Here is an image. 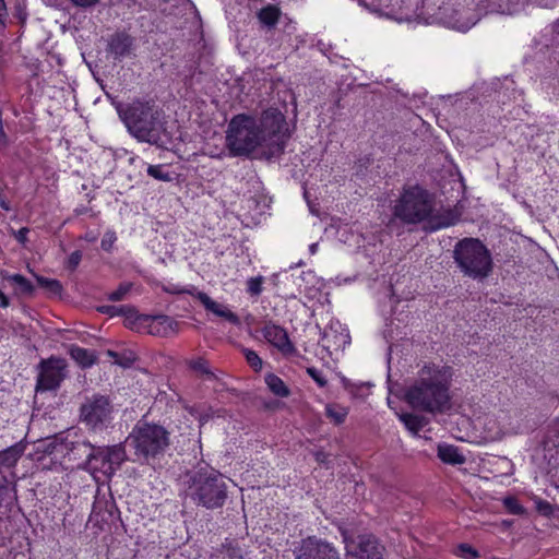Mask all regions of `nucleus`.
<instances>
[{"instance_id":"obj_28","label":"nucleus","mask_w":559,"mask_h":559,"mask_svg":"<svg viewBox=\"0 0 559 559\" xmlns=\"http://www.w3.org/2000/svg\"><path fill=\"white\" fill-rule=\"evenodd\" d=\"M107 356L114 358V362L120 367L129 368L135 360V356L132 353L118 354L114 350H107Z\"/></svg>"},{"instance_id":"obj_2","label":"nucleus","mask_w":559,"mask_h":559,"mask_svg":"<svg viewBox=\"0 0 559 559\" xmlns=\"http://www.w3.org/2000/svg\"><path fill=\"white\" fill-rule=\"evenodd\" d=\"M393 216L406 225L423 223L429 231L453 226L459 221L456 211L437 207L433 195L419 186L403 189L394 202Z\"/></svg>"},{"instance_id":"obj_42","label":"nucleus","mask_w":559,"mask_h":559,"mask_svg":"<svg viewBox=\"0 0 559 559\" xmlns=\"http://www.w3.org/2000/svg\"><path fill=\"white\" fill-rule=\"evenodd\" d=\"M191 366H192V368L194 370H198V371H200L202 373H209V369L206 367V362L203 361V360H197V361L192 362Z\"/></svg>"},{"instance_id":"obj_20","label":"nucleus","mask_w":559,"mask_h":559,"mask_svg":"<svg viewBox=\"0 0 559 559\" xmlns=\"http://www.w3.org/2000/svg\"><path fill=\"white\" fill-rule=\"evenodd\" d=\"M71 358L82 368H90L97 361L95 352L80 347L78 345H71L69 348Z\"/></svg>"},{"instance_id":"obj_13","label":"nucleus","mask_w":559,"mask_h":559,"mask_svg":"<svg viewBox=\"0 0 559 559\" xmlns=\"http://www.w3.org/2000/svg\"><path fill=\"white\" fill-rule=\"evenodd\" d=\"M295 559H341L337 549L323 539L309 536L294 549Z\"/></svg>"},{"instance_id":"obj_1","label":"nucleus","mask_w":559,"mask_h":559,"mask_svg":"<svg viewBox=\"0 0 559 559\" xmlns=\"http://www.w3.org/2000/svg\"><path fill=\"white\" fill-rule=\"evenodd\" d=\"M226 133V144L234 156H247L259 147L280 152L288 138L285 117L276 108H269L259 117L237 115Z\"/></svg>"},{"instance_id":"obj_30","label":"nucleus","mask_w":559,"mask_h":559,"mask_svg":"<svg viewBox=\"0 0 559 559\" xmlns=\"http://www.w3.org/2000/svg\"><path fill=\"white\" fill-rule=\"evenodd\" d=\"M502 502L508 512L511 514L521 515L525 513L524 507L514 497H506Z\"/></svg>"},{"instance_id":"obj_12","label":"nucleus","mask_w":559,"mask_h":559,"mask_svg":"<svg viewBox=\"0 0 559 559\" xmlns=\"http://www.w3.org/2000/svg\"><path fill=\"white\" fill-rule=\"evenodd\" d=\"M346 556L354 559H383L384 547L369 534L358 536L355 540L347 530L341 531Z\"/></svg>"},{"instance_id":"obj_46","label":"nucleus","mask_w":559,"mask_h":559,"mask_svg":"<svg viewBox=\"0 0 559 559\" xmlns=\"http://www.w3.org/2000/svg\"><path fill=\"white\" fill-rule=\"evenodd\" d=\"M0 306L3 308H7L9 306V299L1 289H0Z\"/></svg>"},{"instance_id":"obj_3","label":"nucleus","mask_w":559,"mask_h":559,"mask_svg":"<svg viewBox=\"0 0 559 559\" xmlns=\"http://www.w3.org/2000/svg\"><path fill=\"white\" fill-rule=\"evenodd\" d=\"M452 377L453 370L449 366L425 365L406 390V402L423 412L443 413L450 408Z\"/></svg>"},{"instance_id":"obj_45","label":"nucleus","mask_w":559,"mask_h":559,"mask_svg":"<svg viewBox=\"0 0 559 559\" xmlns=\"http://www.w3.org/2000/svg\"><path fill=\"white\" fill-rule=\"evenodd\" d=\"M316 456V461L319 462V463H326L328 462V454L323 451H318L316 452L314 454Z\"/></svg>"},{"instance_id":"obj_39","label":"nucleus","mask_w":559,"mask_h":559,"mask_svg":"<svg viewBox=\"0 0 559 559\" xmlns=\"http://www.w3.org/2000/svg\"><path fill=\"white\" fill-rule=\"evenodd\" d=\"M128 292H129V286L121 285L118 289H116L115 292H112L109 295V299L112 301H119V300L123 299V297L127 295Z\"/></svg>"},{"instance_id":"obj_21","label":"nucleus","mask_w":559,"mask_h":559,"mask_svg":"<svg viewBox=\"0 0 559 559\" xmlns=\"http://www.w3.org/2000/svg\"><path fill=\"white\" fill-rule=\"evenodd\" d=\"M438 457L447 464L460 465L465 462V456L455 445L442 443L438 445Z\"/></svg>"},{"instance_id":"obj_7","label":"nucleus","mask_w":559,"mask_h":559,"mask_svg":"<svg viewBox=\"0 0 559 559\" xmlns=\"http://www.w3.org/2000/svg\"><path fill=\"white\" fill-rule=\"evenodd\" d=\"M138 461L150 462L163 455L170 444L169 432L159 425L138 424L127 439Z\"/></svg>"},{"instance_id":"obj_8","label":"nucleus","mask_w":559,"mask_h":559,"mask_svg":"<svg viewBox=\"0 0 559 559\" xmlns=\"http://www.w3.org/2000/svg\"><path fill=\"white\" fill-rule=\"evenodd\" d=\"M28 552V539L15 528L9 515V502H0V559H29Z\"/></svg>"},{"instance_id":"obj_5","label":"nucleus","mask_w":559,"mask_h":559,"mask_svg":"<svg viewBox=\"0 0 559 559\" xmlns=\"http://www.w3.org/2000/svg\"><path fill=\"white\" fill-rule=\"evenodd\" d=\"M228 479L215 469L201 468L188 476L185 496L206 509L222 508L227 499Z\"/></svg>"},{"instance_id":"obj_22","label":"nucleus","mask_w":559,"mask_h":559,"mask_svg":"<svg viewBox=\"0 0 559 559\" xmlns=\"http://www.w3.org/2000/svg\"><path fill=\"white\" fill-rule=\"evenodd\" d=\"M258 20L260 23L269 28L274 27L281 16V10L273 4H269L259 10L257 13Z\"/></svg>"},{"instance_id":"obj_26","label":"nucleus","mask_w":559,"mask_h":559,"mask_svg":"<svg viewBox=\"0 0 559 559\" xmlns=\"http://www.w3.org/2000/svg\"><path fill=\"white\" fill-rule=\"evenodd\" d=\"M325 415L335 425H341L348 415V408L335 403L326 404Z\"/></svg>"},{"instance_id":"obj_36","label":"nucleus","mask_w":559,"mask_h":559,"mask_svg":"<svg viewBox=\"0 0 559 559\" xmlns=\"http://www.w3.org/2000/svg\"><path fill=\"white\" fill-rule=\"evenodd\" d=\"M307 373L316 381V383L320 388H324L328 384V381H326L325 377L317 368H313V367L308 368L307 369Z\"/></svg>"},{"instance_id":"obj_44","label":"nucleus","mask_w":559,"mask_h":559,"mask_svg":"<svg viewBox=\"0 0 559 559\" xmlns=\"http://www.w3.org/2000/svg\"><path fill=\"white\" fill-rule=\"evenodd\" d=\"M8 17V12L5 8V3L3 0H0V23L4 24Z\"/></svg>"},{"instance_id":"obj_47","label":"nucleus","mask_w":559,"mask_h":559,"mask_svg":"<svg viewBox=\"0 0 559 559\" xmlns=\"http://www.w3.org/2000/svg\"><path fill=\"white\" fill-rule=\"evenodd\" d=\"M475 23H476V21H473V22H471L468 24L462 25L460 29L461 31H466V29L471 28Z\"/></svg>"},{"instance_id":"obj_16","label":"nucleus","mask_w":559,"mask_h":559,"mask_svg":"<svg viewBox=\"0 0 559 559\" xmlns=\"http://www.w3.org/2000/svg\"><path fill=\"white\" fill-rule=\"evenodd\" d=\"M263 337L283 354H293L295 347L285 329L274 323H266L262 329Z\"/></svg>"},{"instance_id":"obj_9","label":"nucleus","mask_w":559,"mask_h":559,"mask_svg":"<svg viewBox=\"0 0 559 559\" xmlns=\"http://www.w3.org/2000/svg\"><path fill=\"white\" fill-rule=\"evenodd\" d=\"M83 445L91 450L87 454L86 465L96 480L109 479L127 459L121 444L94 447L90 442H83Z\"/></svg>"},{"instance_id":"obj_24","label":"nucleus","mask_w":559,"mask_h":559,"mask_svg":"<svg viewBox=\"0 0 559 559\" xmlns=\"http://www.w3.org/2000/svg\"><path fill=\"white\" fill-rule=\"evenodd\" d=\"M24 452V447L21 444H14L9 447L4 451L0 452V465L5 467H12L16 464L19 459Z\"/></svg>"},{"instance_id":"obj_29","label":"nucleus","mask_w":559,"mask_h":559,"mask_svg":"<svg viewBox=\"0 0 559 559\" xmlns=\"http://www.w3.org/2000/svg\"><path fill=\"white\" fill-rule=\"evenodd\" d=\"M37 283L49 290L50 293L58 295L62 290V286L59 281L57 280H50L43 276H36Z\"/></svg>"},{"instance_id":"obj_6","label":"nucleus","mask_w":559,"mask_h":559,"mask_svg":"<svg viewBox=\"0 0 559 559\" xmlns=\"http://www.w3.org/2000/svg\"><path fill=\"white\" fill-rule=\"evenodd\" d=\"M453 259L460 271L473 280H484L492 271L488 248L477 238H464L453 249Z\"/></svg>"},{"instance_id":"obj_27","label":"nucleus","mask_w":559,"mask_h":559,"mask_svg":"<svg viewBox=\"0 0 559 559\" xmlns=\"http://www.w3.org/2000/svg\"><path fill=\"white\" fill-rule=\"evenodd\" d=\"M267 388L277 396L287 397L290 394L289 389L284 381L276 374L270 373L265 377Z\"/></svg>"},{"instance_id":"obj_38","label":"nucleus","mask_w":559,"mask_h":559,"mask_svg":"<svg viewBox=\"0 0 559 559\" xmlns=\"http://www.w3.org/2000/svg\"><path fill=\"white\" fill-rule=\"evenodd\" d=\"M72 5L80 9H91L97 5L102 0H69Z\"/></svg>"},{"instance_id":"obj_23","label":"nucleus","mask_w":559,"mask_h":559,"mask_svg":"<svg viewBox=\"0 0 559 559\" xmlns=\"http://www.w3.org/2000/svg\"><path fill=\"white\" fill-rule=\"evenodd\" d=\"M399 418L414 435H417L427 425L426 418L416 414L403 413L399 415Z\"/></svg>"},{"instance_id":"obj_40","label":"nucleus","mask_w":559,"mask_h":559,"mask_svg":"<svg viewBox=\"0 0 559 559\" xmlns=\"http://www.w3.org/2000/svg\"><path fill=\"white\" fill-rule=\"evenodd\" d=\"M98 310L103 313H107L110 317L119 316L123 312V307H115V306H102Z\"/></svg>"},{"instance_id":"obj_14","label":"nucleus","mask_w":559,"mask_h":559,"mask_svg":"<svg viewBox=\"0 0 559 559\" xmlns=\"http://www.w3.org/2000/svg\"><path fill=\"white\" fill-rule=\"evenodd\" d=\"M109 400L103 395H94L87 399L81 406V417L91 427L104 424L110 415Z\"/></svg>"},{"instance_id":"obj_31","label":"nucleus","mask_w":559,"mask_h":559,"mask_svg":"<svg viewBox=\"0 0 559 559\" xmlns=\"http://www.w3.org/2000/svg\"><path fill=\"white\" fill-rule=\"evenodd\" d=\"M147 174L151 177H153L157 180H160V181H170L171 180V176L169 175V173H167L163 169L162 165H150L147 168Z\"/></svg>"},{"instance_id":"obj_41","label":"nucleus","mask_w":559,"mask_h":559,"mask_svg":"<svg viewBox=\"0 0 559 559\" xmlns=\"http://www.w3.org/2000/svg\"><path fill=\"white\" fill-rule=\"evenodd\" d=\"M28 231H29V230H28V228H26V227H23V228L19 229V230L14 234L15 239H16L20 243L24 245V243L27 241V234H28Z\"/></svg>"},{"instance_id":"obj_32","label":"nucleus","mask_w":559,"mask_h":559,"mask_svg":"<svg viewBox=\"0 0 559 559\" xmlns=\"http://www.w3.org/2000/svg\"><path fill=\"white\" fill-rule=\"evenodd\" d=\"M243 354L247 362L253 368L254 371H260L262 369V359L259 355L252 349H243Z\"/></svg>"},{"instance_id":"obj_10","label":"nucleus","mask_w":559,"mask_h":559,"mask_svg":"<svg viewBox=\"0 0 559 559\" xmlns=\"http://www.w3.org/2000/svg\"><path fill=\"white\" fill-rule=\"evenodd\" d=\"M488 439L498 440L519 429L516 412L511 408H493L477 418Z\"/></svg>"},{"instance_id":"obj_18","label":"nucleus","mask_w":559,"mask_h":559,"mask_svg":"<svg viewBox=\"0 0 559 559\" xmlns=\"http://www.w3.org/2000/svg\"><path fill=\"white\" fill-rule=\"evenodd\" d=\"M132 46L133 38L126 33H119L111 38L109 43V51L116 58H123L131 53Z\"/></svg>"},{"instance_id":"obj_19","label":"nucleus","mask_w":559,"mask_h":559,"mask_svg":"<svg viewBox=\"0 0 559 559\" xmlns=\"http://www.w3.org/2000/svg\"><path fill=\"white\" fill-rule=\"evenodd\" d=\"M178 323L167 316H156L152 319L150 324V332L152 334L168 336L176 332Z\"/></svg>"},{"instance_id":"obj_43","label":"nucleus","mask_w":559,"mask_h":559,"mask_svg":"<svg viewBox=\"0 0 559 559\" xmlns=\"http://www.w3.org/2000/svg\"><path fill=\"white\" fill-rule=\"evenodd\" d=\"M81 253L79 251H74L71 253V255L69 257V264L72 266V267H76L81 261Z\"/></svg>"},{"instance_id":"obj_33","label":"nucleus","mask_w":559,"mask_h":559,"mask_svg":"<svg viewBox=\"0 0 559 559\" xmlns=\"http://www.w3.org/2000/svg\"><path fill=\"white\" fill-rule=\"evenodd\" d=\"M263 277H250L247 281V292L252 296H259L262 292Z\"/></svg>"},{"instance_id":"obj_11","label":"nucleus","mask_w":559,"mask_h":559,"mask_svg":"<svg viewBox=\"0 0 559 559\" xmlns=\"http://www.w3.org/2000/svg\"><path fill=\"white\" fill-rule=\"evenodd\" d=\"M36 391L57 390L68 374V364L63 358L51 356L38 364Z\"/></svg>"},{"instance_id":"obj_34","label":"nucleus","mask_w":559,"mask_h":559,"mask_svg":"<svg viewBox=\"0 0 559 559\" xmlns=\"http://www.w3.org/2000/svg\"><path fill=\"white\" fill-rule=\"evenodd\" d=\"M456 555L463 559H477L478 551L467 544H461L457 547Z\"/></svg>"},{"instance_id":"obj_25","label":"nucleus","mask_w":559,"mask_h":559,"mask_svg":"<svg viewBox=\"0 0 559 559\" xmlns=\"http://www.w3.org/2000/svg\"><path fill=\"white\" fill-rule=\"evenodd\" d=\"M2 278L13 285L20 294H31L34 289L32 283L23 275L5 272Z\"/></svg>"},{"instance_id":"obj_15","label":"nucleus","mask_w":559,"mask_h":559,"mask_svg":"<svg viewBox=\"0 0 559 559\" xmlns=\"http://www.w3.org/2000/svg\"><path fill=\"white\" fill-rule=\"evenodd\" d=\"M360 2L372 12L402 20L403 10L408 9L411 0H360Z\"/></svg>"},{"instance_id":"obj_4","label":"nucleus","mask_w":559,"mask_h":559,"mask_svg":"<svg viewBox=\"0 0 559 559\" xmlns=\"http://www.w3.org/2000/svg\"><path fill=\"white\" fill-rule=\"evenodd\" d=\"M128 131L139 141L158 144L164 131L163 115L154 102L135 99L117 107Z\"/></svg>"},{"instance_id":"obj_35","label":"nucleus","mask_w":559,"mask_h":559,"mask_svg":"<svg viewBox=\"0 0 559 559\" xmlns=\"http://www.w3.org/2000/svg\"><path fill=\"white\" fill-rule=\"evenodd\" d=\"M116 240H117V237H116L115 231L108 230L107 233H105V235L102 239V242H100L102 249H104L105 251H110L114 243L116 242Z\"/></svg>"},{"instance_id":"obj_48","label":"nucleus","mask_w":559,"mask_h":559,"mask_svg":"<svg viewBox=\"0 0 559 559\" xmlns=\"http://www.w3.org/2000/svg\"><path fill=\"white\" fill-rule=\"evenodd\" d=\"M317 247H318V245H317V243H312V245L310 246V248H309V249H310V252H311L312 254H313V253H316V251H317Z\"/></svg>"},{"instance_id":"obj_17","label":"nucleus","mask_w":559,"mask_h":559,"mask_svg":"<svg viewBox=\"0 0 559 559\" xmlns=\"http://www.w3.org/2000/svg\"><path fill=\"white\" fill-rule=\"evenodd\" d=\"M188 293L199 299L203 307L213 314L225 319L234 325L241 324L240 318L236 313H234L227 306L212 299L207 294L203 292H197L195 294L191 292Z\"/></svg>"},{"instance_id":"obj_37","label":"nucleus","mask_w":559,"mask_h":559,"mask_svg":"<svg viewBox=\"0 0 559 559\" xmlns=\"http://www.w3.org/2000/svg\"><path fill=\"white\" fill-rule=\"evenodd\" d=\"M535 506L538 512H540L544 515H550L554 511L552 506L548 501L543 499H536Z\"/></svg>"}]
</instances>
